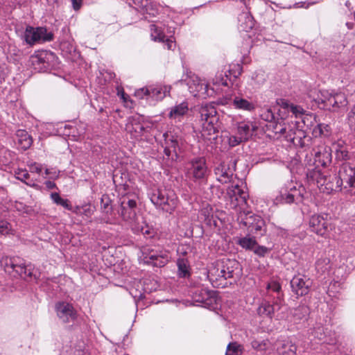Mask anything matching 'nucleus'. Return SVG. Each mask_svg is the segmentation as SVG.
Listing matches in <instances>:
<instances>
[{"instance_id":"obj_1","label":"nucleus","mask_w":355,"mask_h":355,"mask_svg":"<svg viewBox=\"0 0 355 355\" xmlns=\"http://www.w3.org/2000/svg\"><path fill=\"white\" fill-rule=\"evenodd\" d=\"M240 275L239 264L234 259L218 261L208 271V278L214 287L224 288L227 286L228 279H237Z\"/></svg>"},{"instance_id":"obj_2","label":"nucleus","mask_w":355,"mask_h":355,"mask_svg":"<svg viewBox=\"0 0 355 355\" xmlns=\"http://www.w3.org/2000/svg\"><path fill=\"white\" fill-rule=\"evenodd\" d=\"M198 114L202 137L207 140L215 139L218 132V116L215 107L211 104L202 105L198 110Z\"/></svg>"},{"instance_id":"obj_3","label":"nucleus","mask_w":355,"mask_h":355,"mask_svg":"<svg viewBox=\"0 0 355 355\" xmlns=\"http://www.w3.org/2000/svg\"><path fill=\"white\" fill-rule=\"evenodd\" d=\"M231 132L227 136L228 144L231 147L238 146L242 142L248 141L256 130L255 125L248 120L240 122L236 121L234 117H232Z\"/></svg>"},{"instance_id":"obj_4","label":"nucleus","mask_w":355,"mask_h":355,"mask_svg":"<svg viewBox=\"0 0 355 355\" xmlns=\"http://www.w3.org/2000/svg\"><path fill=\"white\" fill-rule=\"evenodd\" d=\"M152 203L164 211L172 213L178 205V198L171 190L155 189L149 193Z\"/></svg>"},{"instance_id":"obj_5","label":"nucleus","mask_w":355,"mask_h":355,"mask_svg":"<svg viewBox=\"0 0 355 355\" xmlns=\"http://www.w3.org/2000/svg\"><path fill=\"white\" fill-rule=\"evenodd\" d=\"M239 219L251 234L263 235L266 232L265 222L258 215L253 214L250 211L246 212L243 209L239 211Z\"/></svg>"},{"instance_id":"obj_6","label":"nucleus","mask_w":355,"mask_h":355,"mask_svg":"<svg viewBox=\"0 0 355 355\" xmlns=\"http://www.w3.org/2000/svg\"><path fill=\"white\" fill-rule=\"evenodd\" d=\"M336 188L342 190V188H355V167L347 162L343 163L338 171V176L334 178Z\"/></svg>"},{"instance_id":"obj_7","label":"nucleus","mask_w":355,"mask_h":355,"mask_svg":"<svg viewBox=\"0 0 355 355\" xmlns=\"http://www.w3.org/2000/svg\"><path fill=\"white\" fill-rule=\"evenodd\" d=\"M239 182L241 183V185L238 182L233 186L229 187L227 191L231 208L237 209L239 207V211L245 209L248 197V195L244 191L245 186H243V182L241 180Z\"/></svg>"},{"instance_id":"obj_8","label":"nucleus","mask_w":355,"mask_h":355,"mask_svg":"<svg viewBox=\"0 0 355 355\" xmlns=\"http://www.w3.org/2000/svg\"><path fill=\"white\" fill-rule=\"evenodd\" d=\"M1 263L5 272L14 277L31 275V272H28L24 260L19 257H4Z\"/></svg>"},{"instance_id":"obj_9","label":"nucleus","mask_w":355,"mask_h":355,"mask_svg":"<svg viewBox=\"0 0 355 355\" xmlns=\"http://www.w3.org/2000/svg\"><path fill=\"white\" fill-rule=\"evenodd\" d=\"M142 253L145 261L154 266L162 267L169 261L168 252L164 250H156L150 247H144Z\"/></svg>"},{"instance_id":"obj_10","label":"nucleus","mask_w":355,"mask_h":355,"mask_svg":"<svg viewBox=\"0 0 355 355\" xmlns=\"http://www.w3.org/2000/svg\"><path fill=\"white\" fill-rule=\"evenodd\" d=\"M301 196L300 190L297 188L296 184L289 182L282 187L279 193L274 199L275 205L291 204Z\"/></svg>"},{"instance_id":"obj_11","label":"nucleus","mask_w":355,"mask_h":355,"mask_svg":"<svg viewBox=\"0 0 355 355\" xmlns=\"http://www.w3.org/2000/svg\"><path fill=\"white\" fill-rule=\"evenodd\" d=\"M26 42L33 45L36 42H49L53 39V35L51 32H47L46 28L44 27L34 28L27 26L24 35Z\"/></svg>"},{"instance_id":"obj_12","label":"nucleus","mask_w":355,"mask_h":355,"mask_svg":"<svg viewBox=\"0 0 355 355\" xmlns=\"http://www.w3.org/2000/svg\"><path fill=\"white\" fill-rule=\"evenodd\" d=\"M236 169V161L230 159L222 162L214 169V173L217 181L221 184L231 182L233 180L234 173Z\"/></svg>"},{"instance_id":"obj_13","label":"nucleus","mask_w":355,"mask_h":355,"mask_svg":"<svg viewBox=\"0 0 355 355\" xmlns=\"http://www.w3.org/2000/svg\"><path fill=\"white\" fill-rule=\"evenodd\" d=\"M207 174V166L204 157L194 158L188 164L187 175L193 181L204 179Z\"/></svg>"},{"instance_id":"obj_14","label":"nucleus","mask_w":355,"mask_h":355,"mask_svg":"<svg viewBox=\"0 0 355 355\" xmlns=\"http://www.w3.org/2000/svg\"><path fill=\"white\" fill-rule=\"evenodd\" d=\"M184 81L188 85L189 92L193 94L194 96L198 94L205 96H211L213 94V89H211V92L209 91L207 82L194 74L189 76Z\"/></svg>"},{"instance_id":"obj_15","label":"nucleus","mask_w":355,"mask_h":355,"mask_svg":"<svg viewBox=\"0 0 355 355\" xmlns=\"http://www.w3.org/2000/svg\"><path fill=\"white\" fill-rule=\"evenodd\" d=\"M290 284L292 291L297 296H304L309 293L312 281L307 276L298 274L293 277Z\"/></svg>"},{"instance_id":"obj_16","label":"nucleus","mask_w":355,"mask_h":355,"mask_svg":"<svg viewBox=\"0 0 355 355\" xmlns=\"http://www.w3.org/2000/svg\"><path fill=\"white\" fill-rule=\"evenodd\" d=\"M309 227L316 234L325 237L329 232L331 224L323 216L315 214L310 218Z\"/></svg>"},{"instance_id":"obj_17","label":"nucleus","mask_w":355,"mask_h":355,"mask_svg":"<svg viewBox=\"0 0 355 355\" xmlns=\"http://www.w3.org/2000/svg\"><path fill=\"white\" fill-rule=\"evenodd\" d=\"M55 311L58 317L63 322H69L76 318V311L73 306L67 302H58L55 305Z\"/></svg>"},{"instance_id":"obj_18","label":"nucleus","mask_w":355,"mask_h":355,"mask_svg":"<svg viewBox=\"0 0 355 355\" xmlns=\"http://www.w3.org/2000/svg\"><path fill=\"white\" fill-rule=\"evenodd\" d=\"M283 301L277 297L273 304H270L268 301L263 300L257 309V313L259 315L272 318L276 311L281 309Z\"/></svg>"},{"instance_id":"obj_19","label":"nucleus","mask_w":355,"mask_h":355,"mask_svg":"<svg viewBox=\"0 0 355 355\" xmlns=\"http://www.w3.org/2000/svg\"><path fill=\"white\" fill-rule=\"evenodd\" d=\"M314 163L317 166H325L331 161V149L326 146H320L314 149Z\"/></svg>"},{"instance_id":"obj_20","label":"nucleus","mask_w":355,"mask_h":355,"mask_svg":"<svg viewBox=\"0 0 355 355\" xmlns=\"http://www.w3.org/2000/svg\"><path fill=\"white\" fill-rule=\"evenodd\" d=\"M164 138V154L168 157L173 159V157H177L178 148V140L177 137L173 136L171 133L165 132L163 135Z\"/></svg>"},{"instance_id":"obj_21","label":"nucleus","mask_w":355,"mask_h":355,"mask_svg":"<svg viewBox=\"0 0 355 355\" xmlns=\"http://www.w3.org/2000/svg\"><path fill=\"white\" fill-rule=\"evenodd\" d=\"M193 297L196 302L201 303L202 306H209L216 302L215 293L207 289L197 290Z\"/></svg>"},{"instance_id":"obj_22","label":"nucleus","mask_w":355,"mask_h":355,"mask_svg":"<svg viewBox=\"0 0 355 355\" xmlns=\"http://www.w3.org/2000/svg\"><path fill=\"white\" fill-rule=\"evenodd\" d=\"M137 202L135 200L124 198L121 203V215L124 220H132L135 217V207Z\"/></svg>"},{"instance_id":"obj_23","label":"nucleus","mask_w":355,"mask_h":355,"mask_svg":"<svg viewBox=\"0 0 355 355\" xmlns=\"http://www.w3.org/2000/svg\"><path fill=\"white\" fill-rule=\"evenodd\" d=\"M232 105L236 110L246 112H252L255 110V105L252 100L245 98L240 95L234 96Z\"/></svg>"},{"instance_id":"obj_24","label":"nucleus","mask_w":355,"mask_h":355,"mask_svg":"<svg viewBox=\"0 0 355 355\" xmlns=\"http://www.w3.org/2000/svg\"><path fill=\"white\" fill-rule=\"evenodd\" d=\"M324 94L329 96V109L336 110L339 107H345L347 103L345 94L342 92L335 93L334 94L331 92H325Z\"/></svg>"},{"instance_id":"obj_25","label":"nucleus","mask_w":355,"mask_h":355,"mask_svg":"<svg viewBox=\"0 0 355 355\" xmlns=\"http://www.w3.org/2000/svg\"><path fill=\"white\" fill-rule=\"evenodd\" d=\"M333 148H334L336 160L346 162L349 159L350 155L343 141H338L333 144Z\"/></svg>"},{"instance_id":"obj_26","label":"nucleus","mask_w":355,"mask_h":355,"mask_svg":"<svg viewBox=\"0 0 355 355\" xmlns=\"http://www.w3.org/2000/svg\"><path fill=\"white\" fill-rule=\"evenodd\" d=\"M149 89V98L155 101H160L163 99L167 94H169L171 87L157 85L155 87H150Z\"/></svg>"},{"instance_id":"obj_27","label":"nucleus","mask_w":355,"mask_h":355,"mask_svg":"<svg viewBox=\"0 0 355 355\" xmlns=\"http://www.w3.org/2000/svg\"><path fill=\"white\" fill-rule=\"evenodd\" d=\"M297 346L291 341L279 342L277 344V353L278 355H295Z\"/></svg>"},{"instance_id":"obj_28","label":"nucleus","mask_w":355,"mask_h":355,"mask_svg":"<svg viewBox=\"0 0 355 355\" xmlns=\"http://www.w3.org/2000/svg\"><path fill=\"white\" fill-rule=\"evenodd\" d=\"M188 103L187 101H183L171 108L168 116L170 119H179L185 115L188 112Z\"/></svg>"},{"instance_id":"obj_29","label":"nucleus","mask_w":355,"mask_h":355,"mask_svg":"<svg viewBox=\"0 0 355 355\" xmlns=\"http://www.w3.org/2000/svg\"><path fill=\"white\" fill-rule=\"evenodd\" d=\"M17 144L21 150H27L31 147L33 143L31 137L24 130L17 131Z\"/></svg>"},{"instance_id":"obj_30","label":"nucleus","mask_w":355,"mask_h":355,"mask_svg":"<svg viewBox=\"0 0 355 355\" xmlns=\"http://www.w3.org/2000/svg\"><path fill=\"white\" fill-rule=\"evenodd\" d=\"M317 187L322 191L327 193L332 191L337 190L336 188V180H331L327 173L324 174L320 180H318Z\"/></svg>"},{"instance_id":"obj_31","label":"nucleus","mask_w":355,"mask_h":355,"mask_svg":"<svg viewBox=\"0 0 355 355\" xmlns=\"http://www.w3.org/2000/svg\"><path fill=\"white\" fill-rule=\"evenodd\" d=\"M239 28L245 32L250 31L254 23L252 17L248 12H243L239 17Z\"/></svg>"},{"instance_id":"obj_32","label":"nucleus","mask_w":355,"mask_h":355,"mask_svg":"<svg viewBox=\"0 0 355 355\" xmlns=\"http://www.w3.org/2000/svg\"><path fill=\"white\" fill-rule=\"evenodd\" d=\"M178 275L180 277H186L190 275V266L187 259L180 258L177 261Z\"/></svg>"},{"instance_id":"obj_33","label":"nucleus","mask_w":355,"mask_h":355,"mask_svg":"<svg viewBox=\"0 0 355 355\" xmlns=\"http://www.w3.org/2000/svg\"><path fill=\"white\" fill-rule=\"evenodd\" d=\"M241 247L245 250H252L257 245V241L254 237L246 236L240 238L237 243Z\"/></svg>"},{"instance_id":"obj_34","label":"nucleus","mask_w":355,"mask_h":355,"mask_svg":"<svg viewBox=\"0 0 355 355\" xmlns=\"http://www.w3.org/2000/svg\"><path fill=\"white\" fill-rule=\"evenodd\" d=\"M313 134L315 137H327L331 134V128L327 124L320 123L313 128Z\"/></svg>"},{"instance_id":"obj_35","label":"nucleus","mask_w":355,"mask_h":355,"mask_svg":"<svg viewBox=\"0 0 355 355\" xmlns=\"http://www.w3.org/2000/svg\"><path fill=\"white\" fill-rule=\"evenodd\" d=\"M309 335L311 339L322 340L324 336V327L321 324H318L315 327L309 330Z\"/></svg>"},{"instance_id":"obj_36","label":"nucleus","mask_w":355,"mask_h":355,"mask_svg":"<svg viewBox=\"0 0 355 355\" xmlns=\"http://www.w3.org/2000/svg\"><path fill=\"white\" fill-rule=\"evenodd\" d=\"M330 259L327 257H321L315 263L318 271L324 272L330 268Z\"/></svg>"},{"instance_id":"obj_37","label":"nucleus","mask_w":355,"mask_h":355,"mask_svg":"<svg viewBox=\"0 0 355 355\" xmlns=\"http://www.w3.org/2000/svg\"><path fill=\"white\" fill-rule=\"evenodd\" d=\"M51 198L53 200V202L54 203H55L56 205H61L68 210H71L72 206H71L70 202L69 201V200L62 198L60 196L59 193H55V192L52 193L51 194Z\"/></svg>"},{"instance_id":"obj_38","label":"nucleus","mask_w":355,"mask_h":355,"mask_svg":"<svg viewBox=\"0 0 355 355\" xmlns=\"http://www.w3.org/2000/svg\"><path fill=\"white\" fill-rule=\"evenodd\" d=\"M150 36L152 40L155 42H164L165 35L162 33V30L155 24L150 26Z\"/></svg>"},{"instance_id":"obj_39","label":"nucleus","mask_w":355,"mask_h":355,"mask_svg":"<svg viewBox=\"0 0 355 355\" xmlns=\"http://www.w3.org/2000/svg\"><path fill=\"white\" fill-rule=\"evenodd\" d=\"M243 352V345L234 342L227 345L225 355H241Z\"/></svg>"},{"instance_id":"obj_40","label":"nucleus","mask_w":355,"mask_h":355,"mask_svg":"<svg viewBox=\"0 0 355 355\" xmlns=\"http://www.w3.org/2000/svg\"><path fill=\"white\" fill-rule=\"evenodd\" d=\"M325 172H322L320 170H318L317 168L313 169L307 173V178L309 182H312L313 184H318V180H320L322 177L324 175Z\"/></svg>"},{"instance_id":"obj_41","label":"nucleus","mask_w":355,"mask_h":355,"mask_svg":"<svg viewBox=\"0 0 355 355\" xmlns=\"http://www.w3.org/2000/svg\"><path fill=\"white\" fill-rule=\"evenodd\" d=\"M309 313V309L305 305H300L293 311V317L296 320L304 318Z\"/></svg>"},{"instance_id":"obj_42","label":"nucleus","mask_w":355,"mask_h":355,"mask_svg":"<svg viewBox=\"0 0 355 355\" xmlns=\"http://www.w3.org/2000/svg\"><path fill=\"white\" fill-rule=\"evenodd\" d=\"M251 345L252 348L257 351H265L269 347L270 343L266 340H254Z\"/></svg>"},{"instance_id":"obj_43","label":"nucleus","mask_w":355,"mask_h":355,"mask_svg":"<svg viewBox=\"0 0 355 355\" xmlns=\"http://www.w3.org/2000/svg\"><path fill=\"white\" fill-rule=\"evenodd\" d=\"M127 129L130 132L133 137L137 138L141 135L144 130V127L140 123H135V124L132 123L131 125H128L127 126Z\"/></svg>"},{"instance_id":"obj_44","label":"nucleus","mask_w":355,"mask_h":355,"mask_svg":"<svg viewBox=\"0 0 355 355\" xmlns=\"http://www.w3.org/2000/svg\"><path fill=\"white\" fill-rule=\"evenodd\" d=\"M14 230L10 223L6 220L0 221V234L2 235L13 234Z\"/></svg>"},{"instance_id":"obj_45","label":"nucleus","mask_w":355,"mask_h":355,"mask_svg":"<svg viewBox=\"0 0 355 355\" xmlns=\"http://www.w3.org/2000/svg\"><path fill=\"white\" fill-rule=\"evenodd\" d=\"M16 178L25 182L26 184L30 186H34V183L26 182V180L29 178V174L26 169H17L15 171Z\"/></svg>"},{"instance_id":"obj_46","label":"nucleus","mask_w":355,"mask_h":355,"mask_svg":"<svg viewBox=\"0 0 355 355\" xmlns=\"http://www.w3.org/2000/svg\"><path fill=\"white\" fill-rule=\"evenodd\" d=\"M227 77L228 75L225 74V77L223 76L222 73H217L216 75V78L213 79V84L214 85H223L227 86Z\"/></svg>"},{"instance_id":"obj_47","label":"nucleus","mask_w":355,"mask_h":355,"mask_svg":"<svg viewBox=\"0 0 355 355\" xmlns=\"http://www.w3.org/2000/svg\"><path fill=\"white\" fill-rule=\"evenodd\" d=\"M242 73V67L239 64H234L232 68L229 70V73L230 76H233L234 78H238Z\"/></svg>"},{"instance_id":"obj_48","label":"nucleus","mask_w":355,"mask_h":355,"mask_svg":"<svg viewBox=\"0 0 355 355\" xmlns=\"http://www.w3.org/2000/svg\"><path fill=\"white\" fill-rule=\"evenodd\" d=\"M132 230L137 233V234H142L144 235L149 234H150V230L148 227H144L143 225H132Z\"/></svg>"},{"instance_id":"obj_49","label":"nucleus","mask_w":355,"mask_h":355,"mask_svg":"<svg viewBox=\"0 0 355 355\" xmlns=\"http://www.w3.org/2000/svg\"><path fill=\"white\" fill-rule=\"evenodd\" d=\"M149 87L141 88L135 91V95L139 98H144V97L149 98Z\"/></svg>"},{"instance_id":"obj_50","label":"nucleus","mask_w":355,"mask_h":355,"mask_svg":"<svg viewBox=\"0 0 355 355\" xmlns=\"http://www.w3.org/2000/svg\"><path fill=\"white\" fill-rule=\"evenodd\" d=\"M253 252L259 257H264L270 252V250L265 246L258 245L254 248Z\"/></svg>"},{"instance_id":"obj_51","label":"nucleus","mask_w":355,"mask_h":355,"mask_svg":"<svg viewBox=\"0 0 355 355\" xmlns=\"http://www.w3.org/2000/svg\"><path fill=\"white\" fill-rule=\"evenodd\" d=\"M267 290L272 291L275 293H279L282 289L281 285L276 281L269 282L266 287Z\"/></svg>"},{"instance_id":"obj_52","label":"nucleus","mask_w":355,"mask_h":355,"mask_svg":"<svg viewBox=\"0 0 355 355\" xmlns=\"http://www.w3.org/2000/svg\"><path fill=\"white\" fill-rule=\"evenodd\" d=\"M325 92H329L328 90L321 91L320 92L321 97L319 98L318 101H320L322 103H323L324 105V106L328 108V107H329V101H328L329 96H328V95L324 94Z\"/></svg>"},{"instance_id":"obj_53","label":"nucleus","mask_w":355,"mask_h":355,"mask_svg":"<svg viewBox=\"0 0 355 355\" xmlns=\"http://www.w3.org/2000/svg\"><path fill=\"white\" fill-rule=\"evenodd\" d=\"M29 170L31 173L40 174L42 172V168L40 164L34 162L29 165Z\"/></svg>"},{"instance_id":"obj_54","label":"nucleus","mask_w":355,"mask_h":355,"mask_svg":"<svg viewBox=\"0 0 355 355\" xmlns=\"http://www.w3.org/2000/svg\"><path fill=\"white\" fill-rule=\"evenodd\" d=\"M290 111L296 116H297L298 115H300L303 113L304 110L300 106L295 105L293 104L291 105Z\"/></svg>"},{"instance_id":"obj_55","label":"nucleus","mask_w":355,"mask_h":355,"mask_svg":"<svg viewBox=\"0 0 355 355\" xmlns=\"http://www.w3.org/2000/svg\"><path fill=\"white\" fill-rule=\"evenodd\" d=\"M110 207V200L107 196H103L101 198V208L105 211H108Z\"/></svg>"},{"instance_id":"obj_56","label":"nucleus","mask_w":355,"mask_h":355,"mask_svg":"<svg viewBox=\"0 0 355 355\" xmlns=\"http://www.w3.org/2000/svg\"><path fill=\"white\" fill-rule=\"evenodd\" d=\"M165 43V45L167 47V49L168 50H173L175 46V43L172 39H164V41L163 42Z\"/></svg>"},{"instance_id":"obj_57","label":"nucleus","mask_w":355,"mask_h":355,"mask_svg":"<svg viewBox=\"0 0 355 355\" xmlns=\"http://www.w3.org/2000/svg\"><path fill=\"white\" fill-rule=\"evenodd\" d=\"M71 1L75 10H78L81 8L83 0H71Z\"/></svg>"},{"instance_id":"obj_58","label":"nucleus","mask_w":355,"mask_h":355,"mask_svg":"<svg viewBox=\"0 0 355 355\" xmlns=\"http://www.w3.org/2000/svg\"><path fill=\"white\" fill-rule=\"evenodd\" d=\"M293 104L290 103L288 101L281 100V106L284 108L287 109L288 110H291V105Z\"/></svg>"},{"instance_id":"obj_59","label":"nucleus","mask_w":355,"mask_h":355,"mask_svg":"<svg viewBox=\"0 0 355 355\" xmlns=\"http://www.w3.org/2000/svg\"><path fill=\"white\" fill-rule=\"evenodd\" d=\"M118 95L120 96L121 97V98L123 99V101L124 102H126L127 100H128V98L126 97L125 94V92L121 90V91H118Z\"/></svg>"},{"instance_id":"obj_60","label":"nucleus","mask_w":355,"mask_h":355,"mask_svg":"<svg viewBox=\"0 0 355 355\" xmlns=\"http://www.w3.org/2000/svg\"><path fill=\"white\" fill-rule=\"evenodd\" d=\"M46 184L49 188H53L55 187V184L51 181L46 182Z\"/></svg>"},{"instance_id":"obj_61","label":"nucleus","mask_w":355,"mask_h":355,"mask_svg":"<svg viewBox=\"0 0 355 355\" xmlns=\"http://www.w3.org/2000/svg\"><path fill=\"white\" fill-rule=\"evenodd\" d=\"M278 132L281 135H284L286 132V128H281Z\"/></svg>"},{"instance_id":"obj_62","label":"nucleus","mask_w":355,"mask_h":355,"mask_svg":"<svg viewBox=\"0 0 355 355\" xmlns=\"http://www.w3.org/2000/svg\"><path fill=\"white\" fill-rule=\"evenodd\" d=\"M207 211L202 210L201 214H204L205 218H209V213H206Z\"/></svg>"},{"instance_id":"obj_63","label":"nucleus","mask_w":355,"mask_h":355,"mask_svg":"<svg viewBox=\"0 0 355 355\" xmlns=\"http://www.w3.org/2000/svg\"><path fill=\"white\" fill-rule=\"evenodd\" d=\"M51 173V171H50V170H49V169L46 168V169L45 170V175H50Z\"/></svg>"},{"instance_id":"obj_64","label":"nucleus","mask_w":355,"mask_h":355,"mask_svg":"<svg viewBox=\"0 0 355 355\" xmlns=\"http://www.w3.org/2000/svg\"><path fill=\"white\" fill-rule=\"evenodd\" d=\"M352 87V90L355 89V85L353 83L350 85Z\"/></svg>"}]
</instances>
